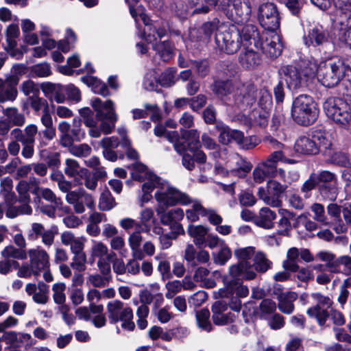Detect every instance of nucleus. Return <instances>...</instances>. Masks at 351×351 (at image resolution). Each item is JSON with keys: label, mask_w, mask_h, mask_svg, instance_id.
<instances>
[{"label": "nucleus", "mask_w": 351, "mask_h": 351, "mask_svg": "<svg viewBox=\"0 0 351 351\" xmlns=\"http://www.w3.org/2000/svg\"><path fill=\"white\" fill-rule=\"evenodd\" d=\"M239 32L241 43L243 47H250L253 45L270 58H276L281 54L283 45L276 32L265 30L261 33L257 27L252 24L245 25Z\"/></svg>", "instance_id": "1"}, {"label": "nucleus", "mask_w": 351, "mask_h": 351, "mask_svg": "<svg viewBox=\"0 0 351 351\" xmlns=\"http://www.w3.org/2000/svg\"><path fill=\"white\" fill-rule=\"evenodd\" d=\"M130 8V12L132 16L137 22L138 16L143 21L145 28L144 33L141 36L147 43L152 44L153 49L156 51V54L164 62H167L173 57V48L171 43L168 41H162L157 43V40L162 38L167 34V29L165 27H157L156 25L149 24L145 14L140 6L135 8L138 0H125Z\"/></svg>", "instance_id": "2"}, {"label": "nucleus", "mask_w": 351, "mask_h": 351, "mask_svg": "<svg viewBox=\"0 0 351 351\" xmlns=\"http://www.w3.org/2000/svg\"><path fill=\"white\" fill-rule=\"evenodd\" d=\"M256 276V274L250 263L241 261L232 265L228 274L223 278L225 287L215 292V295L216 298H228L235 294L239 298H245L248 295L249 289L241 285L243 280H253Z\"/></svg>", "instance_id": "3"}, {"label": "nucleus", "mask_w": 351, "mask_h": 351, "mask_svg": "<svg viewBox=\"0 0 351 351\" xmlns=\"http://www.w3.org/2000/svg\"><path fill=\"white\" fill-rule=\"evenodd\" d=\"M234 86L231 81H217L215 82L213 91L222 100L232 104L229 95L234 92L233 104L239 108H245L255 101L256 88L252 84H238Z\"/></svg>", "instance_id": "4"}, {"label": "nucleus", "mask_w": 351, "mask_h": 351, "mask_svg": "<svg viewBox=\"0 0 351 351\" xmlns=\"http://www.w3.org/2000/svg\"><path fill=\"white\" fill-rule=\"evenodd\" d=\"M308 71H306L305 75L316 73L317 80L326 87H333L337 85L343 78L346 66L343 61L337 59L334 61L322 62L311 59L308 61Z\"/></svg>", "instance_id": "5"}, {"label": "nucleus", "mask_w": 351, "mask_h": 351, "mask_svg": "<svg viewBox=\"0 0 351 351\" xmlns=\"http://www.w3.org/2000/svg\"><path fill=\"white\" fill-rule=\"evenodd\" d=\"M159 189L155 193L154 197L158 203L156 208L157 214L165 211L169 207L177 204L188 206L190 204L191 197L186 193L171 186L166 182H162L158 185Z\"/></svg>", "instance_id": "6"}, {"label": "nucleus", "mask_w": 351, "mask_h": 351, "mask_svg": "<svg viewBox=\"0 0 351 351\" xmlns=\"http://www.w3.org/2000/svg\"><path fill=\"white\" fill-rule=\"evenodd\" d=\"M317 114L316 104L311 96L300 95L294 99L291 115L298 124L302 125H311L315 122Z\"/></svg>", "instance_id": "7"}, {"label": "nucleus", "mask_w": 351, "mask_h": 351, "mask_svg": "<svg viewBox=\"0 0 351 351\" xmlns=\"http://www.w3.org/2000/svg\"><path fill=\"white\" fill-rule=\"evenodd\" d=\"M29 106L36 114L41 113L40 122L45 127L40 134L48 141L56 136V128L53 126V118L49 110L48 101L39 95L29 97Z\"/></svg>", "instance_id": "8"}, {"label": "nucleus", "mask_w": 351, "mask_h": 351, "mask_svg": "<svg viewBox=\"0 0 351 351\" xmlns=\"http://www.w3.org/2000/svg\"><path fill=\"white\" fill-rule=\"evenodd\" d=\"M215 44L219 51L228 54L236 53L241 47L240 32L234 26L221 24L215 34Z\"/></svg>", "instance_id": "9"}, {"label": "nucleus", "mask_w": 351, "mask_h": 351, "mask_svg": "<svg viewBox=\"0 0 351 351\" xmlns=\"http://www.w3.org/2000/svg\"><path fill=\"white\" fill-rule=\"evenodd\" d=\"M132 177L134 180L143 182L147 180L142 186L143 195L139 198L140 206L150 201L152 196L151 192L154 188H158L160 184V179L156 175L148 171L147 167L139 162H136L134 167Z\"/></svg>", "instance_id": "10"}, {"label": "nucleus", "mask_w": 351, "mask_h": 351, "mask_svg": "<svg viewBox=\"0 0 351 351\" xmlns=\"http://www.w3.org/2000/svg\"><path fill=\"white\" fill-rule=\"evenodd\" d=\"M229 0H188L187 5H183L181 0L176 2V12L180 17H184L189 9H193V14H206L210 7L217 9H226L228 6Z\"/></svg>", "instance_id": "11"}, {"label": "nucleus", "mask_w": 351, "mask_h": 351, "mask_svg": "<svg viewBox=\"0 0 351 351\" xmlns=\"http://www.w3.org/2000/svg\"><path fill=\"white\" fill-rule=\"evenodd\" d=\"M324 108L326 115L335 123L346 127L351 125V107L340 98H329Z\"/></svg>", "instance_id": "12"}, {"label": "nucleus", "mask_w": 351, "mask_h": 351, "mask_svg": "<svg viewBox=\"0 0 351 351\" xmlns=\"http://www.w3.org/2000/svg\"><path fill=\"white\" fill-rule=\"evenodd\" d=\"M92 106L97 112V117L101 120L100 130L106 134L111 133L118 119L113 101H102L99 98H95L92 100Z\"/></svg>", "instance_id": "13"}, {"label": "nucleus", "mask_w": 351, "mask_h": 351, "mask_svg": "<svg viewBox=\"0 0 351 351\" xmlns=\"http://www.w3.org/2000/svg\"><path fill=\"white\" fill-rule=\"evenodd\" d=\"M23 69V65H14L11 75L7 76L5 80L0 78V103L14 101L16 99L18 95L16 86Z\"/></svg>", "instance_id": "14"}, {"label": "nucleus", "mask_w": 351, "mask_h": 351, "mask_svg": "<svg viewBox=\"0 0 351 351\" xmlns=\"http://www.w3.org/2000/svg\"><path fill=\"white\" fill-rule=\"evenodd\" d=\"M258 21L266 32H276L280 27V16L276 5L273 3H265L258 8Z\"/></svg>", "instance_id": "15"}, {"label": "nucleus", "mask_w": 351, "mask_h": 351, "mask_svg": "<svg viewBox=\"0 0 351 351\" xmlns=\"http://www.w3.org/2000/svg\"><path fill=\"white\" fill-rule=\"evenodd\" d=\"M338 14L334 19V27L339 40L347 44L351 48V11L343 9L339 5Z\"/></svg>", "instance_id": "16"}, {"label": "nucleus", "mask_w": 351, "mask_h": 351, "mask_svg": "<svg viewBox=\"0 0 351 351\" xmlns=\"http://www.w3.org/2000/svg\"><path fill=\"white\" fill-rule=\"evenodd\" d=\"M220 10L226 12V14L237 23L247 22L252 12L249 0H229L227 8Z\"/></svg>", "instance_id": "17"}, {"label": "nucleus", "mask_w": 351, "mask_h": 351, "mask_svg": "<svg viewBox=\"0 0 351 351\" xmlns=\"http://www.w3.org/2000/svg\"><path fill=\"white\" fill-rule=\"evenodd\" d=\"M106 308L110 322L112 324L133 318L132 308L129 306H125L124 303L119 300L109 302Z\"/></svg>", "instance_id": "18"}, {"label": "nucleus", "mask_w": 351, "mask_h": 351, "mask_svg": "<svg viewBox=\"0 0 351 351\" xmlns=\"http://www.w3.org/2000/svg\"><path fill=\"white\" fill-rule=\"evenodd\" d=\"M279 72L289 90H296L304 86V77L295 66L292 65L283 66L280 68Z\"/></svg>", "instance_id": "19"}, {"label": "nucleus", "mask_w": 351, "mask_h": 351, "mask_svg": "<svg viewBox=\"0 0 351 351\" xmlns=\"http://www.w3.org/2000/svg\"><path fill=\"white\" fill-rule=\"evenodd\" d=\"M26 293L32 296V300L38 304H46L49 302V286L42 281L35 283H27L25 285Z\"/></svg>", "instance_id": "20"}, {"label": "nucleus", "mask_w": 351, "mask_h": 351, "mask_svg": "<svg viewBox=\"0 0 351 351\" xmlns=\"http://www.w3.org/2000/svg\"><path fill=\"white\" fill-rule=\"evenodd\" d=\"M29 262L34 269V276H37L40 273L49 267V255L40 247L30 249L28 251Z\"/></svg>", "instance_id": "21"}, {"label": "nucleus", "mask_w": 351, "mask_h": 351, "mask_svg": "<svg viewBox=\"0 0 351 351\" xmlns=\"http://www.w3.org/2000/svg\"><path fill=\"white\" fill-rule=\"evenodd\" d=\"M2 339L11 346L19 348L22 344H25V349L32 346L36 343V341L28 333L16 332L9 331L4 332Z\"/></svg>", "instance_id": "22"}, {"label": "nucleus", "mask_w": 351, "mask_h": 351, "mask_svg": "<svg viewBox=\"0 0 351 351\" xmlns=\"http://www.w3.org/2000/svg\"><path fill=\"white\" fill-rule=\"evenodd\" d=\"M40 89L51 103L56 101L58 104H62L65 101L66 97L63 87L61 85L51 82H43L40 84Z\"/></svg>", "instance_id": "23"}, {"label": "nucleus", "mask_w": 351, "mask_h": 351, "mask_svg": "<svg viewBox=\"0 0 351 351\" xmlns=\"http://www.w3.org/2000/svg\"><path fill=\"white\" fill-rule=\"evenodd\" d=\"M227 308V305L223 302L217 301L214 303L212 306V318L215 324L223 326L232 322L233 315L226 313Z\"/></svg>", "instance_id": "24"}, {"label": "nucleus", "mask_w": 351, "mask_h": 351, "mask_svg": "<svg viewBox=\"0 0 351 351\" xmlns=\"http://www.w3.org/2000/svg\"><path fill=\"white\" fill-rule=\"evenodd\" d=\"M261 60L258 52L252 47H244L239 56V62L247 69H253L261 64Z\"/></svg>", "instance_id": "25"}, {"label": "nucleus", "mask_w": 351, "mask_h": 351, "mask_svg": "<svg viewBox=\"0 0 351 351\" xmlns=\"http://www.w3.org/2000/svg\"><path fill=\"white\" fill-rule=\"evenodd\" d=\"M328 34L322 27L311 29L307 36L304 37V44L307 47H316L328 43Z\"/></svg>", "instance_id": "26"}, {"label": "nucleus", "mask_w": 351, "mask_h": 351, "mask_svg": "<svg viewBox=\"0 0 351 351\" xmlns=\"http://www.w3.org/2000/svg\"><path fill=\"white\" fill-rule=\"evenodd\" d=\"M295 151L302 154H316L318 153V145L315 144L313 135L301 136L295 143Z\"/></svg>", "instance_id": "27"}, {"label": "nucleus", "mask_w": 351, "mask_h": 351, "mask_svg": "<svg viewBox=\"0 0 351 351\" xmlns=\"http://www.w3.org/2000/svg\"><path fill=\"white\" fill-rule=\"evenodd\" d=\"M61 242L63 245L70 246L71 252L73 253L84 251L86 239L83 237H75L69 231L64 232L61 234Z\"/></svg>", "instance_id": "28"}, {"label": "nucleus", "mask_w": 351, "mask_h": 351, "mask_svg": "<svg viewBox=\"0 0 351 351\" xmlns=\"http://www.w3.org/2000/svg\"><path fill=\"white\" fill-rule=\"evenodd\" d=\"M298 294L293 291L282 293L278 297L279 310L289 315L294 311L293 302L297 300Z\"/></svg>", "instance_id": "29"}, {"label": "nucleus", "mask_w": 351, "mask_h": 351, "mask_svg": "<svg viewBox=\"0 0 351 351\" xmlns=\"http://www.w3.org/2000/svg\"><path fill=\"white\" fill-rule=\"evenodd\" d=\"M208 230V228L202 225H190L188 227L187 232L193 238L194 244L198 247H202L205 244Z\"/></svg>", "instance_id": "30"}, {"label": "nucleus", "mask_w": 351, "mask_h": 351, "mask_svg": "<svg viewBox=\"0 0 351 351\" xmlns=\"http://www.w3.org/2000/svg\"><path fill=\"white\" fill-rule=\"evenodd\" d=\"M330 274H342L351 276V256L343 255L336 258L334 263L330 264Z\"/></svg>", "instance_id": "31"}, {"label": "nucleus", "mask_w": 351, "mask_h": 351, "mask_svg": "<svg viewBox=\"0 0 351 351\" xmlns=\"http://www.w3.org/2000/svg\"><path fill=\"white\" fill-rule=\"evenodd\" d=\"M108 246L103 242L99 241H92V246L90 249V256L93 258H97L99 260H104V257L107 261L111 260L116 256L114 252L109 253Z\"/></svg>", "instance_id": "32"}, {"label": "nucleus", "mask_w": 351, "mask_h": 351, "mask_svg": "<svg viewBox=\"0 0 351 351\" xmlns=\"http://www.w3.org/2000/svg\"><path fill=\"white\" fill-rule=\"evenodd\" d=\"M327 212L333 218L335 223L334 230L336 233L341 234L346 232L348 228L341 219V207L336 204H330L327 207Z\"/></svg>", "instance_id": "33"}, {"label": "nucleus", "mask_w": 351, "mask_h": 351, "mask_svg": "<svg viewBox=\"0 0 351 351\" xmlns=\"http://www.w3.org/2000/svg\"><path fill=\"white\" fill-rule=\"evenodd\" d=\"M276 213L267 207L261 208L258 215L256 218V223L258 226L264 228L269 229L273 227V221L276 219Z\"/></svg>", "instance_id": "34"}, {"label": "nucleus", "mask_w": 351, "mask_h": 351, "mask_svg": "<svg viewBox=\"0 0 351 351\" xmlns=\"http://www.w3.org/2000/svg\"><path fill=\"white\" fill-rule=\"evenodd\" d=\"M2 112L6 117L7 121L14 126L21 127L26 122L25 116L20 112L19 109L16 107L4 108Z\"/></svg>", "instance_id": "35"}, {"label": "nucleus", "mask_w": 351, "mask_h": 351, "mask_svg": "<svg viewBox=\"0 0 351 351\" xmlns=\"http://www.w3.org/2000/svg\"><path fill=\"white\" fill-rule=\"evenodd\" d=\"M142 232H145V230L134 231L130 234L128 238V243L132 252L133 257L138 260H142L144 258V255L140 249L143 241V237L141 234Z\"/></svg>", "instance_id": "36"}, {"label": "nucleus", "mask_w": 351, "mask_h": 351, "mask_svg": "<svg viewBox=\"0 0 351 351\" xmlns=\"http://www.w3.org/2000/svg\"><path fill=\"white\" fill-rule=\"evenodd\" d=\"M300 256L299 250L296 247H291L287 252V258L282 261V266L284 269L295 272L299 265L298 264Z\"/></svg>", "instance_id": "37"}, {"label": "nucleus", "mask_w": 351, "mask_h": 351, "mask_svg": "<svg viewBox=\"0 0 351 351\" xmlns=\"http://www.w3.org/2000/svg\"><path fill=\"white\" fill-rule=\"evenodd\" d=\"M278 213L281 218L278 223L279 228L278 233L280 235L288 236L291 228L290 220L293 218V215L290 211L282 208L278 210Z\"/></svg>", "instance_id": "38"}, {"label": "nucleus", "mask_w": 351, "mask_h": 351, "mask_svg": "<svg viewBox=\"0 0 351 351\" xmlns=\"http://www.w3.org/2000/svg\"><path fill=\"white\" fill-rule=\"evenodd\" d=\"M160 216V220L164 225L168 226L171 224L173 222H178L183 219L184 217V213L182 208H176L169 210L168 212L164 211L160 214H158Z\"/></svg>", "instance_id": "39"}, {"label": "nucleus", "mask_w": 351, "mask_h": 351, "mask_svg": "<svg viewBox=\"0 0 351 351\" xmlns=\"http://www.w3.org/2000/svg\"><path fill=\"white\" fill-rule=\"evenodd\" d=\"M190 204H192V207L186 210V217L189 221L195 222L199 220V216H204L206 208L198 199L191 197Z\"/></svg>", "instance_id": "40"}, {"label": "nucleus", "mask_w": 351, "mask_h": 351, "mask_svg": "<svg viewBox=\"0 0 351 351\" xmlns=\"http://www.w3.org/2000/svg\"><path fill=\"white\" fill-rule=\"evenodd\" d=\"M276 309L275 302L270 299H265L261 302L256 309V315L261 319H267Z\"/></svg>", "instance_id": "41"}, {"label": "nucleus", "mask_w": 351, "mask_h": 351, "mask_svg": "<svg viewBox=\"0 0 351 351\" xmlns=\"http://www.w3.org/2000/svg\"><path fill=\"white\" fill-rule=\"evenodd\" d=\"M178 81L177 69L174 67L166 69L158 78L161 86L169 88L174 86Z\"/></svg>", "instance_id": "42"}, {"label": "nucleus", "mask_w": 351, "mask_h": 351, "mask_svg": "<svg viewBox=\"0 0 351 351\" xmlns=\"http://www.w3.org/2000/svg\"><path fill=\"white\" fill-rule=\"evenodd\" d=\"M272 262L263 252H256L254 257V266L256 271L265 273L272 267Z\"/></svg>", "instance_id": "43"}, {"label": "nucleus", "mask_w": 351, "mask_h": 351, "mask_svg": "<svg viewBox=\"0 0 351 351\" xmlns=\"http://www.w3.org/2000/svg\"><path fill=\"white\" fill-rule=\"evenodd\" d=\"M328 308L313 306L307 309L306 313L310 317L316 319L319 326H324L329 317Z\"/></svg>", "instance_id": "44"}, {"label": "nucleus", "mask_w": 351, "mask_h": 351, "mask_svg": "<svg viewBox=\"0 0 351 351\" xmlns=\"http://www.w3.org/2000/svg\"><path fill=\"white\" fill-rule=\"evenodd\" d=\"M325 154L329 156V160L331 163L341 167H351V156L346 154L329 151L328 153L326 152Z\"/></svg>", "instance_id": "45"}, {"label": "nucleus", "mask_w": 351, "mask_h": 351, "mask_svg": "<svg viewBox=\"0 0 351 351\" xmlns=\"http://www.w3.org/2000/svg\"><path fill=\"white\" fill-rule=\"evenodd\" d=\"M313 137L315 144L318 145V151L323 148L326 149L325 153L330 151V148L332 145L330 136L328 133L322 131H315L313 134Z\"/></svg>", "instance_id": "46"}, {"label": "nucleus", "mask_w": 351, "mask_h": 351, "mask_svg": "<svg viewBox=\"0 0 351 351\" xmlns=\"http://www.w3.org/2000/svg\"><path fill=\"white\" fill-rule=\"evenodd\" d=\"M210 312L207 308H203L196 313L197 326L206 332L211 331L213 328L210 322Z\"/></svg>", "instance_id": "47"}, {"label": "nucleus", "mask_w": 351, "mask_h": 351, "mask_svg": "<svg viewBox=\"0 0 351 351\" xmlns=\"http://www.w3.org/2000/svg\"><path fill=\"white\" fill-rule=\"evenodd\" d=\"M82 196L81 191H71L66 195V200L69 204L73 206V208L77 213H83L85 211V207L83 205L80 197Z\"/></svg>", "instance_id": "48"}, {"label": "nucleus", "mask_w": 351, "mask_h": 351, "mask_svg": "<svg viewBox=\"0 0 351 351\" xmlns=\"http://www.w3.org/2000/svg\"><path fill=\"white\" fill-rule=\"evenodd\" d=\"M116 205L114 198L108 190L104 191L99 199V208L102 211H108Z\"/></svg>", "instance_id": "49"}, {"label": "nucleus", "mask_w": 351, "mask_h": 351, "mask_svg": "<svg viewBox=\"0 0 351 351\" xmlns=\"http://www.w3.org/2000/svg\"><path fill=\"white\" fill-rule=\"evenodd\" d=\"M52 298L55 304H63L66 302V285L64 282H56L52 285Z\"/></svg>", "instance_id": "50"}, {"label": "nucleus", "mask_w": 351, "mask_h": 351, "mask_svg": "<svg viewBox=\"0 0 351 351\" xmlns=\"http://www.w3.org/2000/svg\"><path fill=\"white\" fill-rule=\"evenodd\" d=\"M184 138L187 141V147L191 152H194L199 149L200 147V142L199 140V133L197 130H191L186 131L183 134Z\"/></svg>", "instance_id": "51"}, {"label": "nucleus", "mask_w": 351, "mask_h": 351, "mask_svg": "<svg viewBox=\"0 0 351 351\" xmlns=\"http://www.w3.org/2000/svg\"><path fill=\"white\" fill-rule=\"evenodd\" d=\"M140 224H142V228L145 232L150 231L151 226L149 224V221H154V212L152 208H143L139 214Z\"/></svg>", "instance_id": "52"}, {"label": "nucleus", "mask_w": 351, "mask_h": 351, "mask_svg": "<svg viewBox=\"0 0 351 351\" xmlns=\"http://www.w3.org/2000/svg\"><path fill=\"white\" fill-rule=\"evenodd\" d=\"M40 195L45 200L53 203L56 208L58 209H62L65 211L69 210V208L65 206L64 208H62V200L60 198L57 197L55 193L48 188H41L39 189Z\"/></svg>", "instance_id": "53"}, {"label": "nucleus", "mask_w": 351, "mask_h": 351, "mask_svg": "<svg viewBox=\"0 0 351 351\" xmlns=\"http://www.w3.org/2000/svg\"><path fill=\"white\" fill-rule=\"evenodd\" d=\"M231 256V250L226 244L221 246L218 252L213 253L214 263L219 265H224Z\"/></svg>", "instance_id": "54"}, {"label": "nucleus", "mask_w": 351, "mask_h": 351, "mask_svg": "<svg viewBox=\"0 0 351 351\" xmlns=\"http://www.w3.org/2000/svg\"><path fill=\"white\" fill-rule=\"evenodd\" d=\"M84 171L86 170H84L80 167L77 160L71 158H68L65 160V168L64 171L69 178H73L80 174V173L84 174Z\"/></svg>", "instance_id": "55"}, {"label": "nucleus", "mask_w": 351, "mask_h": 351, "mask_svg": "<svg viewBox=\"0 0 351 351\" xmlns=\"http://www.w3.org/2000/svg\"><path fill=\"white\" fill-rule=\"evenodd\" d=\"M86 255L84 251L73 253V257L71 263V267L79 271L82 272L86 269Z\"/></svg>", "instance_id": "56"}, {"label": "nucleus", "mask_w": 351, "mask_h": 351, "mask_svg": "<svg viewBox=\"0 0 351 351\" xmlns=\"http://www.w3.org/2000/svg\"><path fill=\"white\" fill-rule=\"evenodd\" d=\"M319 191L321 195L328 200H335L337 195V188L335 183L328 184H319Z\"/></svg>", "instance_id": "57"}, {"label": "nucleus", "mask_w": 351, "mask_h": 351, "mask_svg": "<svg viewBox=\"0 0 351 351\" xmlns=\"http://www.w3.org/2000/svg\"><path fill=\"white\" fill-rule=\"evenodd\" d=\"M1 254L5 258H12L19 260H23L27 258V254L24 250L17 249L13 245H8L5 247Z\"/></svg>", "instance_id": "58"}, {"label": "nucleus", "mask_w": 351, "mask_h": 351, "mask_svg": "<svg viewBox=\"0 0 351 351\" xmlns=\"http://www.w3.org/2000/svg\"><path fill=\"white\" fill-rule=\"evenodd\" d=\"M287 184H282L276 180H269L267 182V191L272 197L280 199V195L286 191Z\"/></svg>", "instance_id": "59"}, {"label": "nucleus", "mask_w": 351, "mask_h": 351, "mask_svg": "<svg viewBox=\"0 0 351 351\" xmlns=\"http://www.w3.org/2000/svg\"><path fill=\"white\" fill-rule=\"evenodd\" d=\"M112 280L99 274H90L87 278V282L95 288L105 287Z\"/></svg>", "instance_id": "60"}, {"label": "nucleus", "mask_w": 351, "mask_h": 351, "mask_svg": "<svg viewBox=\"0 0 351 351\" xmlns=\"http://www.w3.org/2000/svg\"><path fill=\"white\" fill-rule=\"evenodd\" d=\"M21 89L25 96L39 95L40 85L36 84L32 80H28L21 84Z\"/></svg>", "instance_id": "61"}, {"label": "nucleus", "mask_w": 351, "mask_h": 351, "mask_svg": "<svg viewBox=\"0 0 351 351\" xmlns=\"http://www.w3.org/2000/svg\"><path fill=\"white\" fill-rule=\"evenodd\" d=\"M16 39V38H6V44L4 47V49L12 57L20 59L23 56V53L17 48V42Z\"/></svg>", "instance_id": "62"}, {"label": "nucleus", "mask_w": 351, "mask_h": 351, "mask_svg": "<svg viewBox=\"0 0 351 351\" xmlns=\"http://www.w3.org/2000/svg\"><path fill=\"white\" fill-rule=\"evenodd\" d=\"M258 196L266 204L272 207H279L281 205L282 202L280 199H278L277 197H271V195L269 194L268 191L266 192L263 187L258 189Z\"/></svg>", "instance_id": "63"}, {"label": "nucleus", "mask_w": 351, "mask_h": 351, "mask_svg": "<svg viewBox=\"0 0 351 351\" xmlns=\"http://www.w3.org/2000/svg\"><path fill=\"white\" fill-rule=\"evenodd\" d=\"M119 226L128 232H130L132 230H134V231L143 230L142 224L130 217L121 219L119 221Z\"/></svg>", "instance_id": "64"}]
</instances>
